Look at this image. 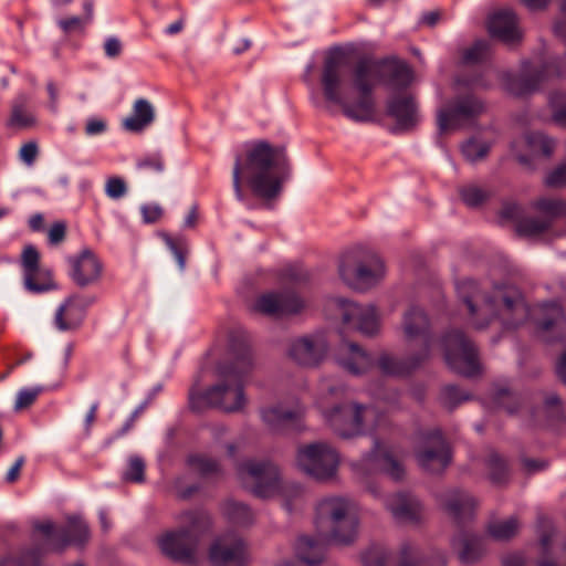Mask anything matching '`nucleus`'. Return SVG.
Returning <instances> with one entry per match:
<instances>
[{
  "label": "nucleus",
  "instance_id": "9b49d317",
  "mask_svg": "<svg viewBox=\"0 0 566 566\" xmlns=\"http://www.w3.org/2000/svg\"><path fill=\"white\" fill-rule=\"evenodd\" d=\"M243 486L258 497H272L282 486L279 468L270 461L248 460L238 467Z\"/></svg>",
  "mask_w": 566,
  "mask_h": 566
},
{
  "label": "nucleus",
  "instance_id": "6e6d98bb",
  "mask_svg": "<svg viewBox=\"0 0 566 566\" xmlns=\"http://www.w3.org/2000/svg\"><path fill=\"white\" fill-rule=\"evenodd\" d=\"M361 559L365 566H385L386 564L384 555L377 549L366 552Z\"/></svg>",
  "mask_w": 566,
  "mask_h": 566
},
{
  "label": "nucleus",
  "instance_id": "7c9ffc66",
  "mask_svg": "<svg viewBox=\"0 0 566 566\" xmlns=\"http://www.w3.org/2000/svg\"><path fill=\"white\" fill-rule=\"evenodd\" d=\"M389 113L402 128H410L417 122V105L412 96L394 97L388 105Z\"/></svg>",
  "mask_w": 566,
  "mask_h": 566
},
{
  "label": "nucleus",
  "instance_id": "dca6fc26",
  "mask_svg": "<svg viewBox=\"0 0 566 566\" xmlns=\"http://www.w3.org/2000/svg\"><path fill=\"white\" fill-rule=\"evenodd\" d=\"M21 266L25 287L31 292H45L54 286L52 273L40 266V253L33 245L24 247L21 253Z\"/></svg>",
  "mask_w": 566,
  "mask_h": 566
},
{
  "label": "nucleus",
  "instance_id": "39448f33",
  "mask_svg": "<svg viewBox=\"0 0 566 566\" xmlns=\"http://www.w3.org/2000/svg\"><path fill=\"white\" fill-rule=\"evenodd\" d=\"M338 387L323 384L316 405L333 430L349 438L367 431H375L388 424V418L375 407L344 400Z\"/></svg>",
  "mask_w": 566,
  "mask_h": 566
},
{
  "label": "nucleus",
  "instance_id": "5701e85b",
  "mask_svg": "<svg viewBox=\"0 0 566 566\" xmlns=\"http://www.w3.org/2000/svg\"><path fill=\"white\" fill-rule=\"evenodd\" d=\"M71 277L80 286L94 283L102 273V264L90 250H84L78 256L70 259Z\"/></svg>",
  "mask_w": 566,
  "mask_h": 566
},
{
  "label": "nucleus",
  "instance_id": "f3484780",
  "mask_svg": "<svg viewBox=\"0 0 566 566\" xmlns=\"http://www.w3.org/2000/svg\"><path fill=\"white\" fill-rule=\"evenodd\" d=\"M358 474L365 475L366 471L384 472L398 481L405 476V468L397 455L387 447L377 446L367 457L355 464Z\"/></svg>",
  "mask_w": 566,
  "mask_h": 566
},
{
  "label": "nucleus",
  "instance_id": "cd10ccee",
  "mask_svg": "<svg viewBox=\"0 0 566 566\" xmlns=\"http://www.w3.org/2000/svg\"><path fill=\"white\" fill-rule=\"evenodd\" d=\"M337 359L346 370L354 375L367 371L373 365L369 355L353 343H344L339 346Z\"/></svg>",
  "mask_w": 566,
  "mask_h": 566
},
{
  "label": "nucleus",
  "instance_id": "ea45409f",
  "mask_svg": "<svg viewBox=\"0 0 566 566\" xmlns=\"http://www.w3.org/2000/svg\"><path fill=\"white\" fill-rule=\"evenodd\" d=\"M460 195L464 203L470 207H478L490 197L486 190L478 186H467L461 189Z\"/></svg>",
  "mask_w": 566,
  "mask_h": 566
},
{
  "label": "nucleus",
  "instance_id": "864d4df0",
  "mask_svg": "<svg viewBox=\"0 0 566 566\" xmlns=\"http://www.w3.org/2000/svg\"><path fill=\"white\" fill-rule=\"evenodd\" d=\"M0 566H38V556L34 553H28L19 558L7 557L1 560Z\"/></svg>",
  "mask_w": 566,
  "mask_h": 566
},
{
  "label": "nucleus",
  "instance_id": "bf43d9fd",
  "mask_svg": "<svg viewBox=\"0 0 566 566\" xmlns=\"http://www.w3.org/2000/svg\"><path fill=\"white\" fill-rule=\"evenodd\" d=\"M65 238V226L61 222L54 223L49 230V241L52 244L62 242Z\"/></svg>",
  "mask_w": 566,
  "mask_h": 566
},
{
  "label": "nucleus",
  "instance_id": "774afa93",
  "mask_svg": "<svg viewBox=\"0 0 566 566\" xmlns=\"http://www.w3.org/2000/svg\"><path fill=\"white\" fill-rule=\"evenodd\" d=\"M556 370L559 378L566 384V350L559 357Z\"/></svg>",
  "mask_w": 566,
  "mask_h": 566
},
{
  "label": "nucleus",
  "instance_id": "f8f14e48",
  "mask_svg": "<svg viewBox=\"0 0 566 566\" xmlns=\"http://www.w3.org/2000/svg\"><path fill=\"white\" fill-rule=\"evenodd\" d=\"M444 359L448 366L463 376H474L479 371L478 354L462 332L452 331L443 338Z\"/></svg>",
  "mask_w": 566,
  "mask_h": 566
},
{
  "label": "nucleus",
  "instance_id": "1a4fd4ad",
  "mask_svg": "<svg viewBox=\"0 0 566 566\" xmlns=\"http://www.w3.org/2000/svg\"><path fill=\"white\" fill-rule=\"evenodd\" d=\"M295 461L297 468L307 475L326 481L335 476L339 455L328 443L313 442L297 448Z\"/></svg>",
  "mask_w": 566,
  "mask_h": 566
},
{
  "label": "nucleus",
  "instance_id": "bb28decb",
  "mask_svg": "<svg viewBox=\"0 0 566 566\" xmlns=\"http://www.w3.org/2000/svg\"><path fill=\"white\" fill-rule=\"evenodd\" d=\"M441 505L450 517L460 522L472 515L476 502L468 493L449 491L442 495Z\"/></svg>",
  "mask_w": 566,
  "mask_h": 566
},
{
  "label": "nucleus",
  "instance_id": "0e129e2a",
  "mask_svg": "<svg viewBox=\"0 0 566 566\" xmlns=\"http://www.w3.org/2000/svg\"><path fill=\"white\" fill-rule=\"evenodd\" d=\"M23 463L24 459L22 457L15 460L7 473L6 479L8 482L12 483L19 478Z\"/></svg>",
  "mask_w": 566,
  "mask_h": 566
},
{
  "label": "nucleus",
  "instance_id": "8fccbe9b",
  "mask_svg": "<svg viewBox=\"0 0 566 566\" xmlns=\"http://www.w3.org/2000/svg\"><path fill=\"white\" fill-rule=\"evenodd\" d=\"M125 482H142V459L137 455L130 457L127 469L123 472Z\"/></svg>",
  "mask_w": 566,
  "mask_h": 566
},
{
  "label": "nucleus",
  "instance_id": "c85d7f7f",
  "mask_svg": "<svg viewBox=\"0 0 566 566\" xmlns=\"http://www.w3.org/2000/svg\"><path fill=\"white\" fill-rule=\"evenodd\" d=\"M85 310L86 306L82 300L69 298L55 313L56 328L62 332L77 328L83 322Z\"/></svg>",
  "mask_w": 566,
  "mask_h": 566
},
{
  "label": "nucleus",
  "instance_id": "393cba45",
  "mask_svg": "<svg viewBox=\"0 0 566 566\" xmlns=\"http://www.w3.org/2000/svg\"><path fill=\"white\" fill-rule=\"evenodd\" d=\"M489 32L505 43H514L522 38L515 14L511 10L494 12L488 22Z\"/></svg>",
  "mask_w": 566,
  "mask_h": 566
},
{
  "label": "nucleus",
  "instance_id": "e433bc0d",
  "mask_svg": "<svg viewBox=\"0 0 566 566\" xmlns=\"http://www.w3.org/2000/svg\"><path fill=\"white\" fill-rule=\"evenodd\" d=\"M551 228L552 226L549 219H544L543 217H528L522 219L517 223L516 231L520 235L538 237L543 233H546Z\"/></svg>",
  "mask_w": 566,
  "mask_h": 566
},
{
  "label": "nucleus",
  "instance_id": "5fc2aeb1",
  "mask_svg": "<svg viewBox=\"0 0 566 566\" xmlns=\"http://www.w3.org/2000/svg\"><path fill=\"white\" fill-rule=\"evenodd\" d=\"M399 566H419L416 549L411 545H403L400 551Z\"/></svg>",
  "mask_w": 566,
  "mask_h": 566
},
{
  "label": "nucleus",
  "instance_id": "c9c22d12",
  "mask_svg": "<svg viewBox=\"0 0 566 566\" xmlns=\"http://www.w3.org/2000/svg\"><path fill=\"white\" fill-rule=\"evenodd\" d=\"M525 144L532 156L549 157L555 149V142L539 132H533L525 136Z\"/></svg>",
  "mask_w": 566,
  "mask_h": 566
},
{
  "label": "nucleus",
  "instance_id": "9d476101",
  "mask_svg": "<svg viewBox=\"0 0 566 566\" xmlns=\"http://www.w3.org/2000/svg\"><path fill=\"white\" fill-rule=\"evenodd\" d=\"M402 338L410 354L408 367H416L430 356V323L423 311L410 308L403 316Z\"/></svg>",
  "mask_w": 566,
  "mask_h": 566
},
{
  "label": "nucleus",
  "instance_id": "aec40b11",
  "mask_svg": "<svg viewBox=\"0 0 566 566\" xmlns=\"http://www.w3.org/2000/svg\"><path fill=\"white\" fill-rule=\"evenodd\" d=\"M306 304L295 294H264L255 304V311L271 316H286L302 312Z\"/></svg>",
  "mask_w": 566,
  "mask_h": 566
},
{
  "label": "nucleus",
  "instance_id": "2eb2a0df",
  "mask_svg": "<svg viewBox=\"0 0 566 566\" xmlns=\"http://www.w3.org/2000/svg\"><path fill=\"white\" fill-rule=\"evenodd\" d=\"M208 559L211 566H245V544L235 535L220 536L211 543Z\"/></svg>",
  "mask_w": 566,
  "mask_h": 566
},
{
  "label": "nucleus",
  "instance_id": "4d7b16f0",
  "mask_svg": "<svg viewBox=\"0 0 566 566\" xmlns=\"http://www.w3.org/2000/svg\"><path fill=\"white\" fill-rule=\"evenodd\" d=\"M105 55L109 59L117 57L122 52V43L117 38L109 36L104 42Z\"/></svg>",
  "mask_w": 566,
  "mask_h": 566
},
{
  "label": "nucleus",
  "instance_id": "b1692460",
  "mask_svg": "<svg viewBox=\"0 0 566 566\" xmlns=\"http://www.w3.org/2000/svg\"><path fill=\"white\" fill-rule=\"evenodd\" d=\"M304 412L305 408L300 403L292 408L275 406L263 408L261 417L271 431L281 432L297 422L304 416Z\"/></svg>",
  "mask_w": 566,
  "mask_h": 566
},
{
  "label": "nucleus",
  "instance_id": "69168bd1",
  "mask_svg": "<svg viewBox=\"0 0 566 566\" xmlns=\"http://www.w3.org/2000/svg\"><path fill=\"white\" fill-rule=\"evenodd\" d=\"M144 166L154 171H161L164 168V161L160 156H154L144 160Z\"/></svg>",
  "mask_w": 566,
  "mask_h": 566
},
{
  "label": "nucleus",
  "instance_id": "ddd939ff",
  "mask_svg": "<svg viewBox=\"0 0 566 566\" xmlns=\"http://www.w3.org/2000/svg\"><path fill=\"white\" fill-rule=\"evenodd\" d=\"M35 528L43 536L45 549H62L69 544L82 545L88 539L87 525L80 517H70L67 526L62 530L50 521L38 523Z\"/></svg>",
  "mask_w": 566,
  "mask_h": 566
},
{
  "label": "nucleus",
  "instance_id": "f257e3e1",
  "mask_svg": "<svg viewBox=\"0 0 566 566\" xmlns=\"http://www.w3.org/2000/svg\"><path fill=\"white\" fill-rule=\"evenodd\" d=\"M387 72H390L391 82L397 86H407L412 81L411 70L405 64L391 67L386 63L364 60L349 73L344 52L333 50L325 60L322 73L325 98L339 105L352 119L370 120L375 115L373 88Z\"/></svg>",
  "mask_w": 566,
  "mask_h": 566
},
{
  "label": "nucleus",
  "instance_id": "052dcab7",
  "mask_svg": "<svg viewBox=\"0 0 566 566\" xmlns=\"http://www.w3.org/2000/svg\"><path fill=\"white\" fill-rule=\"evenodd\" d=\"M106 130V123L99 118H92L87 120L85 133L90 136L102 134Z\"/></svg>",
  "mask_w": 566,
  "mask_h": 566
},
{
  "label": "nucleus",
  "instance_id": "4be33fe9",
  "mask_svg": "<svg viewBox=\"0 0 566 566\" xmlns=\"http://www.w3.org/2000/svg\"><path fill=\"white\" fill-rule=\"evenodd\" d=\"M387 509L400 523H418L423 520V506L418 499L409 494L398 493L386 502Z\"/></svg>",
  "mask_w": 566,
  "mask_h": 566
},
{
  "label": "nucleus",
  "instance_id": "a878e982",
  "mask_svg": "<svg viewBox=\"0 0 566 566\" xmlns=\"http://www.w3.org/2000/svg\"><path fill=\"white\" fill-rule=\"evenodd\" d=\"M562 61L554 60L542 69L536 76V81L531 82L526 78H512L506 83V88L514 95H524L534 91L539 84L547 80L559 77L563 74Z\"/></svg>",
  "mask_w": 566,
  "mask_h": 566
},
{
  "label": "nucleus",
  "instance_id": "3c124183",
  "mask_svg": "<svg viewBox=\"0 0 566 566\" xmlns=\"http://www.w3.org/2000/svg\"><path fill=\"white\" fill-rule=\"evenodd\" d=\"M40 392H41V388H23V389H21L17 395L14 408L17 410L28 408L35 401V399L38 398Z\"/></svg>",
  "mask_w": 566,
  "mask_h": 566
},
{
  "label": "nucleus",
  "instance_id": "2f4dec72",
  "mask_svg": "<svg viewBox=\"0 0 566 566\" xmlns=\"http://www.w3.org/2000/svg\"><path fill=\"white\" fill-rule=\"evenodd\" d=\"M537 324L542 331H552L564 326L566 318L563 308L555 303L544 304L538 308Z\"/></svg>",
  "mask_w": 566,
  "mask_h": 566
},
{
  "label": "nucleus",
  "instance_id": "79ce46f5",
  "mask_svg": "<svg viewBox=\"0 0 566 566\" xmlns=\"http://www.w3.org/2000/svg\"><path fill=\"white\" fill-rule=\"evenodd\" d=\"M490 469V476L493 482L501 483L507 475V468L505 461L496 453H491L488 459Z\"/></svg>",
  "mask_w": 566,
  "mask_h": 566
},
{
  "label": "nucleus",
  "instance_id": "6e6552de",
  "mask_svg": "<svg viewBox=\"0 0 566 566\" xmlns=\"http://www.w3.org/2000/svg\"><path fill=\"white\" fill-rule=\"evenodd\" d=\"M340 279L353 287L375 284L385 276L386 268L379 255L370 249L354 247L339 259Z\"/></svg>",
  "mask_w": 566,
  "mask_h": 566
},
{
  "label": "nucleus",
  "instance_id": "f704fd0d",
  "mask_svg": "<svg viewBox=\"0 0 566 566\" xmlns=\"http://www.w3.org/2000/svg\"><path fill=\"white\" fill-rule=\"evenodd\" d=\"M533 207L544 219L551 220V226L555 219L566 214V201L560 199L541 198L533 203Z\"/></svg>",
  "mask_w": 566,
  "mask_h": 566
},
{
  "label": "nucleus",
  "instance_id": "49530a36",
  "mask_svg": "<svg viewBox=\"0 0 566 566\" xmlns=\"http://www.w3.org/2000/svg\"><path fill=\"white\" fill-rule=\"evenodd\" d=\"M489 44L484 41H476L471 48L463 52V60L467 63L482 61L489 53Z\"/></svg>",
  "mask_w": 566,
  "mask_h": 566
},
{
  "label": "nucleus",
  "instance_id": "09e8293b",
  "mask_svg": "<svg viewBox=\"0 0 566 566\" xmlns=\"http://www.w3.org/2000/svg\"><path fill=\"white\" fill-rule=\"evenodd\" d=\"M122 124L127 132L142 130V98H137L134 103V115L124 118Z\"/></svg>",
  "mask_w": 566,
  "mask_h": 566
},
{
  "label": "nucleus",
  "instance_id": "4468645a",
  "mask_svg": "<svg viewBox=\"0 0 566 566\" xmlns=\"http://www.w3.org/2000/svg\"><path fill=\"white\" fill-rule=\"evenodd\" d=\"M483 108V104L473 97L461 98L443 106L437 115L439 133L447 135L462 128L481 114Z\"/></svg>",
  "mask_w": 566,
  "mask_h": 566
},
{
  "label": "nucleus",
  "instance_id": "c756f323",
  "mask_svg": "<svg viewBox=\"0 0 566 566\" xmlns=\"http://www.w3.org/2000/svg\"><path fill=\"white\" fill-rule=\"evenodd\" d=\"M7 125L15 129H30L36 125V116L28 96L20 95L12 102Z\"/></svg>",
  "mask_w": 566,
  "mask_h": 566
},
{
  "label": "nucleus",
  "instance_id": "338daca9",
  "mask_svg": "<svg viewBox=\"0 0 566 566\" xmlns=\"http://www.w3.org/2000/svg\"><path fill=\"white\" fill-rule=\"evenodd\" d=\"M83 10L84 17H82V19L85 20L87 24H90L94 17V2L92 0H85L83 2Z\"/></svg>",
  "mask_w": 566,
  "mask_h": 566
},
{
  "label": "nucleus",
  "instance_id": "72a5a7b5",
  "mask_svg": "<svg viewBox=\"0 0 566 566\" xmlns=\"http://www.w3.org/2000/svg\"><path fill=\"white\" fill-rule=\"evenodd\" d=\"M461 562L471 564L476 562L485 552L482 541L475 536H464L458 543Z\"/></svg>",
  "mask_w": 566,
  "mask_h": 566
},
{
  "label": "nucleus",
  "instance_id": "13d9d810",
  "mask_svg": "<svg viewBox=\"0 0 566 566\" xmlns=\"http://www.w3.org/2000/svg\"><path fill=\"white\" fill-rule=\"evenodd\" d=\"M379 368L386 374H400L401 368L399 364L389 356H382L379 359Z\"/></svg>",
  "mask_w": 566,
  "mask_h": 566
},
{
  "label": "nucleus",
  "instance_id": "0eeeda50",
  "mask_svg": "<svg viewBox=\"0 0 566 566\" xmlns=\"http://www.w3.org/2000/svg\"><path fill=\"white\" fill-rule=\"evenodd\" d=\"M184 527L169 532L159 539L160 549L168 557L193 564L197 560L199 536L211 526V520L205 512L186 513L182 515Z\"/></svg>",
  "mask_w": 566,
  "mask_h": 566
},
{
  "label": "nucleus",
  "instance_id": "473e14b6",
  "mask_svg": "<svg viewBox=\"0 0 566 566\" xmlns=\"http://www.w3.org/2000/svg\"><path fill=\"white\" fill-rule=\"evenodd\" d=\"M520 530L517 518L493 521L488 525V534L495 541L506 542L516 536Z\"/></svg>",
  "mask_w": 566,
  "mask_h": 566
},
{
  "label": "nucleus",
  "instance_id": "4c0bfd02",
  "mask_svg": "<svg viewBox=\"0 0 566 566\" xmlns=\"http://www.w3.org/2000/svg\"><path fill=\"white\" fill-rule=\"evenodd\" d=\"M188 464L193 472L206 478L216 476L221 473L220 464L213 459L203 454H195L189 457Z\"/></svg>",
  "mask_w": 566,
  "mask_h": 566
},
{
  "label": "nucleus",
  "instance_id": "58836bf2",
  "mask_svg": "<svg viewBox=\"0 0 566 566\" xmlns=\"http://www.w3.org/2000/svg\"><path fill=\"white\" fill-rule=\"evenodd\" d=\"M224 513L233 523L245 525L252 521V513L249 507L235 501H228L224 506Z\"/></svg>",
  "mask_w": 566,
  "mask_h": 566
},
{
  "label": "nucleus",
  "instance_id": "37998d69",
  "mask_svg": "<svg viewBox=\"0 0 566 566\" xmlns=\"http://www.w3.org/2000/svg\"><path fill=\"white\" fill-rule=\"evenodd\" d=\"M553 108V120L566 127V94L555 93L551 97Z\"/></svg>",
  "mask_w": 566,
  "mask_h": 566
},
{
  "label": "nucleus",
  "instance_id": "e2e57ef3",
  "mask_svg": "<svg viewBox=\"0 0 566 566\" xmlns=\"http://www.w3.org/2000/svg\"><path fill=\"white\" fill-rule=\"evenodd\" d=\"M444 398L450 405H455L462 400L468 399L467 396H462L457 387H447L444 389Z\"/></svg>",
  "mask_w": 566,
  "mask_h": 566
},
{
  "label": "nucleus",
  "instance_id": "603ef678",
  "mask_svg": "<svg viewBox=\"0 0 566 566\" xmlns=\"http://www.w3.org/2000/svg\"><path fill=\"white\" fill-rule=\"evenodd\" d=\"M39 155V147L36 143L29 142L21 146L19 150V158L28 166H32Z\"/></svg>",
  "mask_w": 566,
  "mask_h": 566
},
{
  "label": "nucleus",
  "instance_id": "7ed1b4c3",
  "mask_svg": "<svg viewBox=\"0 0 566 566\" xmlns=\"http://www.w3.org/2000/svg\"><path fill=\"white\" fill-rule=\"evenodd\" d=\"M457 292L475 328H484L496 316L505 325L516 326L528 315L523 296L514 286H494L491 292H483L474 281L463 280Z\"/></svg>",
  "mask_w": 566,
  "mask_h": 566
},
{
  "label": "nucleus",
  "instance_id": "a211bd4d",
  "mask_svg": "<svg viewBox=\"0 0 566 566\" xmlns=\"http://www.w3.org/2000/svg\"><path fill=\"white\" fill-rule=\"evenodd\" d=\"M417 460L429 472H440L450 462L449 447L439 431L428 434L417 450Z\"/></svg>",
  "mask_w": 566,
  "mask_h": 566
},
{
  "label": "nucleus",
  "instance_id": "6ab92c4d",
  "mask_svg": "<svg viewBox=\"0 0 566 566\" xmlns=\"http://www.w3.org/2000/svg\"><path fill=\"white\" fill-rule=\"evenodd\" d=\"M328 344L321 334L294 339L289 347V357L303 366H314L326 355Z\"/></svg>",
  "mask_w": 566,
  "mask_h": 566
},
{
  "label": "nucleus",
  "instance_id": "20e7f679",
  "mask_svg": "<svg viewBox=\"0 0 566 566\" xmlns=\"http://www.w3.org/2000/svg\"><path fill=\"white\" fill-rule=\"evenodd\" d=\"M316 523L319 538L301 536L296 543L297 557L308 565L321 563L324 542L327 538L337 544H349L357 534V516L354 506L340 497L326 499L318 504Z\"/></svg>",
  "mask_w": 566,
  "mask_h": 566
},
{
  "label": "nucleus",
  "instance_id": "680f3d73",
  "mask_svg": "<svg viewBox=\"0 0 566 566\" xmlns=\"http://www.w3.org/2000/svg\"><path fill=\"white\" fill-rule=\"evenodd\" d=\"M164 214V210L158 205H150L144 208V221L145 222H156Z\"/></svg>",
  "mask_w": 566,
  "mask_h": 566
},
{
  "label": "nucleus",
  "instance_id": "412c9836",
  "mask_svg": "<svg viewBox=\"0 0 566 566\" xmlns=\"http://www.w3.org/2000/svg\"><path fill=\"white\" fill-rule=\"evenodd\" d=\"M343 321L353 324L366 335H374L379 329V319L373 305L364 307L347 301H340Z\"/></svg>",
  "mask_w": 566,
  "mask_h": 566
},
{
  "label": "nucleus",
  "instance_id": "f03ea898",
  "mask_svg": "<svg viewBox=\"0 0 566 566\" xmlns=\"http://www.w3.org/2000/svg\"><path fill=\"white\" fill-rule=\"evenodd\" d=\"M289 174L285 148L256 142L235 156L233 188L239 200L244 197L243 186L260 198L273 199L281 192Z\"/></svg>",
  "mask_w": 566,
  "mask_h": 566
},
{
  "label": "nucleus",
  "instance_id": "a19ab883",
  "mask_svg": "<svg viewBox=\"0 0 566 566\" xmlns=\"http://www.w3.org/2000/svg\"><path fill=\"white\" fill-rule=\"evenodd\" d=\"M544 184L553 189L566 188V160L558 164L546 174Z\"/></svg>",
  "mask_w": 566,
  "mask_h": 566
},
{
  "label": "nucleus",
  "instance_id": "a18cd8bd",
  "mask_svg": "<svg viewBox=\"0 0 566 566\" xmlns=\"http://www.w3.org/2000/svg\"><path fill=\"white\" fill-rule=\"evenodd\" d=\"M59 28L64 34L83 33L87 23L82 17H66L56 21Z\"/></svg>",
  "mask_w": 566,
  "mask_h": 566
},
{
  "label": "nucleus",
  "instance_id": "de8ad7c7",
  "mask_svg": "<svg viewBox=\"0 0 566 566\" xmlns=\"http://www.w3.org/2000/svg\"><path fill=\"white\" fill-rule=\"evenodd\" d=\"M127 187L120 177H111L105 184V193L111 199H120L126 195Z\"/></svg>",
  "mask_w": 566,
  "mask_h": 566
},
{
  "label": "nucleus",
  "instance_id": "423d86ee",
  "mask_svg": "<svg viewBox=\"0 0 566 566\" xmlns=\"http://www.w3.org/2000/svg\"><path fill=\"white\" fill-rule=\"evenodd\" d=\"M253 367V358L249 352L219 364L216 368V385L205 394L190 392L191 408L201 410L211 406L228 412L243 409L245 397L242 380L252 373Z\"/></svg>",
  "mask_w": 566,
  "mask_h": 566
},
{
  "label": "nucleus",
  "instance_id": "c03bdc74",
  "mask_svg": "<svg viewBox=\"0 0 566 566\" xmlns=\"http://www.w3.org/2000/svg\"><path fill=\"white\" fill-rule=\"evenodd\" d=\"M489 151V146L484 143H479L476 140H469L462 146L463 156L469 161H476L486 156Z\"/></svg>",
  "mask_w": 566,
  "mask_h": 566
}]
</instances>
